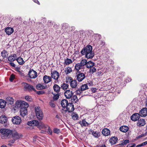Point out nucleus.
<instances>
[{
	"label": "nucleus",
	"mask_w": 147,
	"mask_h": 147,
	"mask_svg": "<svg viewBox=\"0 0 147 147\" xmlns=\"http://www.w3.org/2000/svg\"><path fill=\"white\" fill-rule=\"evenodd\" d=\"M0 132L1 133V138L3 139L9 138L11 137L15 139H18L20 138L18 133L15 130L3 128L0 130Z\"/></svg>",
	"instance_id": "obj_1"
},
{
	"label": "nucleus",
	"mask_w": 147,
	"mask_h": 147,
	"mask_svg": "<svg viewBox=\"0 0 147 147\" xmlns=\"http://www.w3.org/2000/svg\"><path fill=\"white\" fill-rule=\"evenodd\" d=\"M92 47L88 45L84 47L81 53L82 55H85V56L87 58H92L94 56V53L92 52Z\"/></svg>",
	"instance_id": "obj_2"
},
{
	"label": "nucleus",
	"mask_w": 147,
	"mask_h": 147,
	"mask_svg": "<svg viewBox=\"0 0 147 147\" xmlns=\"http://www.w3.org/2000/svg\"><path fill=\"white\" fill-rule=\"evenodd\" d=\"M35 111L37 118L39 120H42L43 117V114L40 108L38 107L35 108Z\"/></svg>",
	"instance_id": "obj_3"
},
{
	"label": "nucleus",
	"mask_w": 147,
	"mask_h": 147,
	"mask_svg": "<svg viewBox=\"0 0 147 147\" xmlns=\"http://www.w3.org/2000/svg\"><path fill=\"white\" fill-rule=\"evenodd\" d=\"M29 106V105L27 103L22 100L17 101L15 104V107L16 108H20V109L24 107H28Z\"/></svg>",
	"instance_id": "obj_4"
},
{
	"label": "nucleus",
	"mask_w": 147,
	"mask_h": 147,
	"mask_svg": "<svg viewBox=\"0 0 147 147\" xmlns=\"http://www.w3.org/2000/svg\"><path fill=\"white\" fill-rule=\"evenodd\" d=\"M22 85L24 86V89L25 90H28V91H36V90L34 88L33 86L30 85V84L26 83L23 82L22 83Z\"/></svg>",
	"instance_id": "obj_5"
},
{
	"label": "nucleus",
	"mask_w": 147,
	"mask_h": 147,
	"mask_svg": "<svg viewBox=\"0 0 147 147\" xmlns=\"http://www.w3.org/2000/svg\"><path fill=\"white\" fill-rule=\"evenodd\" d=\"M21 121V119L19 116H14L12 119V121L13 123L16 125L20 124Z\"/></svg>",
	"instance_id": "obj_6"
},
{
	"label": "nucleus",
	"mask_w": 147,
	"mask_h": 147,
	"mask_svg": "<svg viewBox=\"0 0 147 147\" xmlns=\"http://www.w3.org/2000/svg\"><path fill=\"white\" fill-rule=\"evenodd\" d=\"M74 105L71 103H69L66 107L64 109L65 111H67L69 112H71L74 111Z\"/></svg>",
	"instance_id": "obj_7"
},
{
	"label": "nucleus",
	"mask_w": 147,
	"mask_h": 147,
	"mask_svg": "<svg viewBox=\"0 0 147 147\" xmlns=\"http://www.w3.org/2000/svg\"><path fill=\"white\" fill-rule=\"evenodd\" d=\"M72 91L70 90H66L64 93L65 96L66 98L69 99L71 98L73 95Z\"/></svg>",
	"instance_id": "obj_8"
},
{
	"label": "nucleus",
	"mask_w": 147,
	"mask_h": 147,
	"mask_svg": "<svg viewBox=\"0 0 147 147\" xmlns=\"http://www.w3.org/2000/svg\"><path fill=\"white\" fill-rule=\"evenodd\" d=\"M28 107H24L20 109V115L22 117H24L27 115L28 112L27 108Z\"/></svg>",
	"instance_id": "obj_9"
},
{
	"label": "nucleus",
	"mask_w": 147,
	"mask_h": 147,
	"mask_svg": "<svg viewBox=\"0 0 147 147\" xmlns=\"http://www.w3.org/2000/svg\"><path fill=\"white\" fill-rule=\"evenodd\" d=\"M77 79L79 82L82 81L85 78V74L82 73H80L76 75Z\"/></svg>",
	"instance_id": "obj_10"
},
{
	"label": "nucleus",
	"mask_w": 147,
	"mask_h": 147,
	"mask_svg": "<svg viewBox=\"0 0 147 147\" xmlns=\"http://www.w3.org/2000/svg\"><path fill=\"white\" fill-rule=\"evenodd\" d=\"M29 77L31 78H34L37 76V73L33 70H30L28 73Z\"/></svg>",
	"instance_id": "obj_11"
},
{
	"label": "nucleus",
	"mask_w": 147,
	"mask_h": 147,
	"mask_svg": "<svg viewBox=\"0 0 147 147\" xmlns=\"http://www.w3.org/2000/svg\"><path fill=\"white\" fill-rule=\"evenodd\" d=\"M140 115L142 117H145L147 115V108H142L139 112Z\"/></svg>",
	"instance_id": "obj_12"
},
{
	"label": "nucleus",
	"mask_w": 147,
	"mask_h": 147,
	"mask_svg": "<svg viewBox=\"0 0 147 147\" xmlns=\"http://www.w3.org/2000/svg\"><path fill=\"white\" fill-rule=\"evenodd\" d=\"M52 78L55 80H57L59 76V73L56 71H55L51 73Z\"/></svg>",
	"instance_id": "obj_13"
},
{
	"label": "nucleus",
	"mask_w": 147,
	"mask_h": 147,
	"mask_svg": "<svg viewBox=\"0 0 147 147\" xmlns=\"http://www.w3.org/2000/svg\"><path fill=\"white\" fill-rule=\"evenodd\" d=\"M140 116L138 113H136L133 114L131 117V118L132 120L135 121L139 119Z\"/></svg>",
	"instance_id": "obj_14"
},
{
	"label": "nucleus",
	"mask_w": 147,
	"mask_h": 147,
	"mask_svg": "<svg viewBox=\"0 0 147 147\" xmlns=\"http://www.w3.org/2000/svg\"><path fill=\"white\" fill-rule=\"evenodd\" d=\"M27 124L30 126H38L39 125V122L37 120H33L28 122Z\"/></svg>",
	"instance_id": "obj_15"
},
{
	"label": "nucleus",
	"mask_w": 147,
	"mask_h": 147,
	"mask_svg": "<svg viewBox=\"0 0 147 147\" xmlns=\"http://www.w3.org/2000/svg\"><path fill=\"white\" fill-rule=\"evenodd\" d=\"M79 123L80 124L81 126L83 127L88 126L91 123H88L86 121L85 119H84L82 121H80L79 122Z\"/></svg>",
	"instance_id": "obj_16"
},
{
	"label": "nucleus",
	"mask_w": 147,
	"mask_h": 147,
	"mask_svg": "<svg viewBox=\"0 0 147 147\" xmlns=\"http://www.w3.org/2000/svg\"><path fill=\"white\" fill-rule=\"evenodd\" d=\"M146 124L145 120L144 119H141L139 120L137 123V125L140 127Z\"/></svg>",
	"instance_id": "obj_17"
},
{
	"label": "nucleus",
	"mask_w": 147,
	"mask_h": 147,
	"mask_svg": "<svg viewBox=\"0 0 147 147\" xmlns=\"http://www.w3.org/2000/svg\"><path fill=\"white\" fill-rule=\"evenodd\" d=\"M17 59V55L16 54H13L8 57V60L10 61H13Z\"/></svg>",
	"instance_id": "obj_18"
},
{
	"label": "nucleus",
	"mask_w": 147,
	"mask_h": 147,
	"mask_svg": "<svg viewBox=\"0 0 147 147\" xmlns=\"http://www.w3.org/2000/svg\"><path fill=\"white\" fill-rule=\"evenodd\" d=\"M61 105L63 108V109H65L67 105H68L69 103H68V101L66 99H63L62 100L61 102Z\"/></svg>",
	"instance_id": "obj_19"
},
{
	"label": "nucleus",
	"mask_w": 147,
	"mask_h": 147,
	"mask_svg": "<svg viewBox=\"0 0 147 147\" xmlns=\"http://www.w3.org/2000/svg\"><path fill=\"white\" fill-rule=\"evenodd\" d=\"M102 133L103 135L106 136L110 134V131L109 129L105 128L102 130Z\"/></svg>",
	"instance_id": "obj_20"
},
{
	"label": "nucleus",
	"mask_w": 147,
	"mask_h": 147,
	"mask_svg": "<svg viewBox=\"0 0 147 147\" xmlns=\"http://www.w3.org/2000/svg\"><path fill=\"white\" fill-rule=\"evenodd\" d=\"M78 85V83L76 80H74L70 83L71 87L72 88H76Z\"/></svg>",
	"instance_id": "obj_21"
},
{
	"label": "nucleus",
	"mask_w": 147,
	"mask_h": 147,
	"mask_svg": "<svg viewBox=\"0 0 147 147\" xmlns=\"http://www.w3.org/2000/svg\"><path fill=\"white\" fill-rule=\"evenodd\" d=\"M5 32L7 34L9 35L13 32V29L12 28L8 27L5 29Z\"/></svg>",
	"instance_id": "obj_22"
},
{
	"label": "nucleus",
	"mask_w": 147,
	"mask_h": 147,
	"mask_svg": "<svg viewBox=\"0 0 147 147\" xmlns=\"http://www.w3.org/2000/svg\"><path fill=\"white\" fill-rule=\"evenodd\" d=\"M94 65H86V67L87 68H90V72L92 74L95 72L96 71V69L94 67H93Z\"/></svg>",
	"instance_id": "obj_23"
},
{
	"label": "nucleus",
	"mask_w": 147,
	"mask_h": 147,
	"mask_svg": "<svg viewBox=\"0 0 147 147\" xmlns=\"http://www.w3.org/2000/svg\"><path fill=\"white\" fill-rule=\"evenodd\" d=\"M43 80L45 83H48L51 81V78L50 76L45 75L44 77Z\"/></svg>",
	"instance_id": "obj_24"
},
{
	"label": "nucleus",
	"mask_w": 147,
	"mask_h": 147,
	"mask_svg": "<svg viewBox=\"0 0 147 147\" xmlns=\"http://www.w3.org/2000/svg\"><path fill=\"white\" fill-rule=\"evenodd\" d=\"M117 138L116 137L114 136L110 139V143L112 144H114L117 142Z\"/></svg>",
	"instance_id": "obj_25"
},
{
	"label": "nucleus",
	"mask_w": 147,
	"mask_h": 147,
	"mask_svg": "<svg viewBox=\"0 0 147 147\" xmlns=\"http://www.w3.org/2000/svg\"><path fill=\"white\" fill-rule=\"evenodd\" d=\"M94 64L93 63L92 61H90L87 62V61L86 59H82L79 64Z\"/></svg>",
	"instance_id": "obj_26"
},
{
	"label": "nucleus",
	"mask_w": 147,
	"mask_h": 147,
	"mask_svg": "<svg viewBox=\"0 0 147 147\" xmlns=\"http://www.w3.org/2000/svg\"><path fill=\"white\" fill-rule=\"evenodd\" d=\"M92 135L95 138H98L100 135L99 132L97 131H94L93 130L91 131Z\"/></svg>",
	"instance_id": "obj_27"
},
{
	"label": "nucleus",
	"mask_w": 147,
	"mask_h": 147,
	"mask_svg": "<svg viewBox=\"0 0 147 147\" xmlns=\"http://www.w3.org/2000/svg\"><path fill=\"white\" fill-rule=\"evenodd\" d=\"M128 127L126 126H122L120 128V130L123 132H126L128 131Z\"/></svg>",
	"instance_id": "obj_28"
},
{
	"label": "nucleus",
	"mask_w": 147,
	"mask_h": 147,
	"mask_svg": "<svg viewBox=\"0 0 147 147\" xmlns=\"http://www.w3.org/2000/svg\"><path fill=\"white\" fill-rule=\"evenodd\" d=\"M7 121V118L4 115L0 117V122L2 123H5Z\"/></svg>",
	"instance_id": "obj_29"
},
{
	"label": "nucleus",
	"mask_w": 147,
	"mask_h": 147,
	"mask_svg": "<svg viewBox=\"0 0 147 147\" xmlns=\"http://www.w3.org/2000/svg\"><path fill=\"white\" fill-rule=\"evenodd\" d=\"M16 61L19 64H23L25 63V61L23 59L20 57L17 58Z\"/></svg>",
	"instance_id": "obj_30"
},
{
	"label": "nucleus",
	"mask_w": 147,
	"mask_h": 147,
	"mask_svg": "<svg viewBox=\"0 0 147 147\" xmlns=\"http://www.w3.org/2000/svg\"><path fill=\"white\" fill-rule=\"evenodd\" d=\"M6 104V102L3 99H0V108H4Z\"/></svg>",
	"instance_id": "obj_31"
},
{
	"label": "nucleus",
	"mask_w": 147,
	"mask_h": 147,
	"mask_svg": "<svg viewBox=\"0 0 147 147\" xmlns=\"http://www.w3.org/2000/svg\"><path fill=\"white\" fill-rule=\"evenodd\" d=\"M38 126V127L41 128H47L48 125H45L44 123L42 122H40L39 123V125Z\"/></svg>",
	"instance_id": "obj_32"
},
{
	"label": "nucleus",
	"mask_w": 147,
	"mask_h": 147,
	"mask_svg": "<svg viewBox=\"0 0 147 147\" xmlns=\"http://www.w3.org/2000/svg\"><path fill=\"white\" fill-rule=\"evenodd\" d=\"M7 102L11 105L13 103L14 100L12 97H9L6 98Z\"/></svg>",
	"instance_id": "obj_33"
},
{
	"label": "nucleus",
	"mask_w": 147,
	"mask_h": 147,
	"mask_svg": "<svg viewBox=\"0 0 147 147\" xmlns=\"http://www.w3.org/2000/svg\"><path fill=\"white\" fill-rule=\"evenodd\" d=\"M53 89L55 92H59L60 89V87L57 85L55 84L53 86Z\"/></svg>",
	"instance_id": "obj_34"
},
{
	"label": "nucleus",
	"mask_w": 147,
	"mask_h": 147,
	"mask_svg": "<svg viewBox=\"0 0 147 147\" xmlns=\"http://www.w3.org/2000/svg\"><path fill=\"white\" fill-rule=\"evenodd\" d=\"M72 119L74 120H77L78 119V114L75 112H73L71 115Z\"/></svg>",
	"instance_id": "obj_35"
},
{
	"label": "nucleus",
	"mask_w": 147,
	"mask_h": 147,
	"mask_svg": "<svg viewBox=\"0 0 147 147\" xmlns=\"http://www.w3.org/2000/svg\"><path fill=\"white\" fill-rule=\"evenodd\" d=\"M69 87V85L67 83H64L61 85V87L62 89L65 90L68 88Z\"/></svg>",
	"instance_id": "obj_36"
},
{
	"label": "nucleus",
	"mask_w": 147,
	"mask_h": 147,
	"mask_svg": "<svg viewBox=\"0 0 147 147\" xmlns=\"http://www.w3.org/2000/svg\"><path fill=\"white\" fill-rule=\"evenodd\" d=\"M36 88L38 90L44 89L45 87L43 84H39L36 86Z\"/></svg>",
	"instance_id": "obj_37"
},
{
	"label": "nucleus",
	"mask_w": 147,
	"mask_h": 147,
	"mask_svg": "<svg viewBox=\"0 0 147 147\" xmlns=\"http://www.w3.org/2000/svg\"><path fill=\"white\" fill-rule=\"evenodd\" d=\"M12 68L14 69L16 71L19 72H20V69L18 66H17L16 65H11Z\"/></svg>",
	"instance_id": "obj_38"
},
{
	"label": "nucleus",
	"mask_w": 147,
	"mask_h": 147,
	"mask_svg": "<svg viewBox=\"0 0 147 147\" xmlns=\"http://www.w3.org/2000/svg\"><path fill=\"white\" fill-rule=\"evenodd\" d=\"M72 78L69 76H67L66 78V82L67 83H70L72 81Z\"/></svg>",
	"instance_id": "obj_39"
},
{
	"label": "nucleus",
	"mask_w": 147,
	"mask_h": 147,
	"mask_svg": "<svg viewBox=\"0 0 147 147\" xmlns=\"http://www.w3.org/2000/svg\"><path fill=\"white\" fill-rule=\"evenodd\" d=\"M80 89L82 91L87 89H88L87 84H86L83 85L81 86Z\"/></svg>",
	"instance_id": "obj_40"
},
{
	"label": "nucleus",
	"mask_w": 147,
	"mask_h": 147,
	"mask_svg": "<svg viewBox=\"0 0 147 147\" xmlns=\"http://www.w3.org/2000/svg\"><path fill=\"white\" fill-rule=\"evenodd\" d=\"M129 142V141L128 140H123L122 142L120 144L121 146H123L126 145Z\"/></svg>",
	"instance_id": "obj_41"
},
{
	"label": "nucleus",
	"mask_w": 147,
	"mask_h": 147,
	"mask_svg": "<svg viewBox=\"0 0 147 147\" xmlns=\"http://www.w3.org/2000/svg\"><path fill=\"white\" fill-rule=\"evenodd\" d=\"M84 65H76L75 69L76 70L78 71L82 68Z\"/></svg>",
	"instance_id": "obj_42"
},
{
	"label": "nucleus",
	"mask_w": 147,
	"mask_h": 147,
	"mask_svg": "<svg viewBox=\"0 0 147 147\" xmlns=\"http://www.w3.org/2000/svg\"><path fill=\"white\" fill-rule=\"evenodd\" d=\"M7 55V53L5 50L1 52V55L3 58H5Z\"/></svg>",
	"instance_id": "obj_43"
},
{
	"label": "nucleus",
	"mask_w": 147,
	"mask_h": 147,
	"mask_svg": "<svg viewBox=\"0 0 147 147\" xmlns=\"http://www.w3.org/2000/svg\"><path fill=\"white\" fill-rule=\"evenodd\" d=\"M72 62V61L70 59L67 58L65 60V63L66 64H69L71 63Z\"/></svg>",
	"instance_id": "obj_44"
},
{
	"label": "nucleus",
	"mask_w": 147,
	"mask_h": 147,
	"mask_svg": "<svg viewBox=\"0 0 147 147\" xmlns=\"http://www.w3.org/2000/svg\"><path fill=\"white\" fill-rule=\"evenodd\" d=\"M65 72L67 74L70 73L72 71V69L71 68L68 67L65 69Z\"/></svg>",
	"instance_id": "obj_45"
},
{
	"label": "nucleus",
	"mask_w": 147,
	"mask_h": 147,
	"mask_svg": "<svg viewBox=\"0 0 147 147\" xmlns=\"http://www.w3.org/2000/svg\"><path fill=\"white\" fill-rule=\"evenodd\" d=\"M53 131L57 134H59L61 132L60 130L57 128H54L53 129Z\"/></svg>",
	"instance_id": "obj_46"
},
{
	"label": "nucleus",
	"mask_w": 147,
	"mask_h": 147,
	"mask_svg": "<svg viewBox=\"0 0 147 147\" xmlns=\"http://www.w3.org/2000/svg\"><path fill=\"white\" fill-rule=\"evenodd\" d=\"M72 100H73V101L75 102H77L78 100L77 96L76 95H74L73 96L72 99Z\"/></svg>",
	"instance_id": "obj_47"
},
{
	"label": "nucleus",
	"mask_w": 147,
	"mask_h": 147,
	"mask_svg": "<svg viewBox=\"0 0 147 147\" xmlns=\"http://www.w3.org/2000/svg\"><path fill=\"white\" fill-rule=\"evenodd\" d=\"M59 94L58 93H57L56 95H54L53 97V99L55 100H57L59 98Z\"/></svg>",
	"instance_id": "obj_48"
},
{
	"label": "nucleus",
	"mask_w": 147,
	"mask_h": 147,
	"mask_svg": "<svg viewBox=\"0 0 147 147\" xmlns=\"http://www.w3.org/2000/svg\"><path fill=\"white\" fill-rule=\"evenodd\" d=\"M82 91L81 90V89H78L76 91V94L78 95H80L82 93Z\"/></svg>",
	"instance_id": "obj_49"
},
{
	"label": "nucleus",
	"mask_w": 147,
	"mask_h": 147,
	"mask_svg": "<svg viewBox=\"0 0 147 147\" xmlns=\"http://www.w3.org/2000/svg\"><path fill=\"white\" fill-rule=\"evenodd\" d=\"M25 99L27 101H31L32 100V99L30 97L27 96L25 97Z\"/></svg>",
	"instance_id": "obj_50"
},
{
	"label": "nucleus",
	"mask_w": 147,
	"mask_h": 147,
	"mask_svg": "<svg viewBox=\"0 0 147 147\" xmlns=\"http://www.w3.org/2000/svg\"><path fill=\"white\" fill-rule=\"evenodd\" d=\"M15 78V76L14 75L12 74L11 75L9 80L10 81L12 82L13 79Z\"/></svg>",
	"instance_id": "obj_51"
},
{
	"label": "nucleus",
	"mask_w": 147,
	"mask_h": 147,
	"mask_svg": "<svg viewBox=\"0 0 147 147\" xmlns=\"http://www.w3.org/2000/svg\"><path fill=\"white\" fill-rule=\"evenodd\" d=\"M48 133L50 134L51 135L52 133V131L51 129H50V127L48 126Z\"/></svg>",
	"instance_id": "obj_52"
},
{
	"label": "nucleus",
	"mask_w": 147,
	"mask_h": 147,
	"mask_svg": "<svg viewBox=\"0 0 147 147\" xmlns=\"http://www.w3.org/2000/svg\"><path fill=\"white\" fill-rule=\"evenodd\" d=\"M50 105L52 107H55V104L52 101H51L50 103Z\"/></svg>",
	"instance_id": "obj_53"
},
{
	"label": "nucleus",
	"mask_w": 147,
	"mask_h": 147,
	"mask_svg": "<svg viewBox=\"0 0 147 147\" xmlns=\"http://www.w3.org/2000/svg\"><path fill=\"white\" fill-rule=\"evenodd\" d=\"M135 144H129L127 145V147H134L135 146Z\"/></svg>",
	"instance_id": "obj_54"
},
{
	"label": "nucleus",
	"mask_w": 147,
	"mask_h": 147,
	"mask_svg": "<svg viewBox=\"0 0 147 147\" xmlns=\"http://www.w3.org/2000/svg\"><path fill=\"white\" fill-rule=\"evenodd\" d=\"M87 84H88L89 86H92L93 85V82L91 81H89L88 82V83Z\"/></svg>",
	"instance_id": "obj_55"
},
{
	"label": "nucleus",
	"mask_w": 147,
	"mask_h": 147,
	"mask_svg": "<svg viewBox=\"0 0 147 147\" xmlns=\"http://www.w3.org/2000/svg\"><path fill=\"white\" fill-rule=\"evenodd\" d=\"M92 91L93 92H96L97 89L96 88H92Z\"/></svg>",
	"instance_id": "obj_56"
},
{
	"label": "nucleus",
	"mask_w": 147,
	"mask_h": 147,
	"mask_svg": "<svg viewBox=\"0 0 147 147\" xmlns=\"http://www.w3.org/2000/svg\"><path fill=\"white\" fill-rule=\"evenodd\" d=\"M101 74V72H98L96 73V74L98 76H100Z\"/></svg>",
	"instance_id": "obj_57"
},
{
	"label": "nucleus",
	"mask_w": 147,
	"mask_h": 147,
	"mask_svg": "<svg viewBox=\"0 0 147 147\" xmlns=\"http://www.w3.org/2000/svg\"><path fill=\"white\" fill-rule=\"evenodd\" d=\"M34 2L39 5L40 3L38 0H33Z\"/></svg>",
	"instance_id": "obj_58"
},
{
	"label": "nucleus",
	"mask_w": 147,
	"mask_h": 147,
	"mask_svg": "<svg viewBox=\"0 0 147 147\" xmlns=\"http://www.w3.org/2000/svg\"><path fill=\"white\" fill-rule=\"evenodd\" d=\"M142 146L145 145H146V144H147V141H146V142L142 143Z\"/></svg>",
	"instance_id": "obj_59"
},
{
	"label": "nucleus",
	"mask_w": 147,
	"mask_h": 147,
	"mask_svg": "<svg viewBox=\"0 0 147 147\" xmlns=\"http://www.w3.org/2000/svg\"><path fill=\"white\" fill-rule=\"evenodd\" d=\"M13 138L14 139V140H11V141H10V142H11V143H14V142L15 140H16L17 139H15V138Z\"/></svg>",
	"instance_id": "obj_60"
},
{
	"label": "nucleus",
	"mask_w": 147,
	"mask_h": 147,
	"mask_svg": "<svg viewBox=\"0 0 147 147\" xmlns=\"http://www.w3.org/2000/svg\"><path fill=\"white\" fill-rule=\"evenodd\" d=\"M54 27L56 28V29H57V28H58V26L57 25H54Z\"/></svg>",
	"instance_id": "obj_61"
},
{
	"label": "nucleus",
	"mask_w": 147,
	"mask_h": 147,
	"mask_svg": "<svg viewBox=\"0 0 147 147\" xmlns=\"http://www.w3.org/2000/svg\"><path fill=\"white\" fill-rule=\"evenodd\" d=\"M131 79H130L129 78H128L127 79V80L128 81V82H131Z\"/></svg>",
	"instance_id": "obj_62"
},
{
	"label": "nucleus",
	"mask_w": 147,
	"mask_h": 147,
	"mask_svg": "<svg viewBox=\"0 0 147 147\" xmlns=\"http://www.w3.org/2000/svg\"><path fill=\"white\" fill-rule=\"evenodd\" d=\"M143 146L142 145V144H141L138 145H137V146H136V147H141V146Z\"/></svg>",
	"instance_id": "obj_63"
},
{
	"label": "nucleus",
	"mask_w": 147,
	"mask_h": 147,
	"mask_svg": "<svg viewBox=\"0 0 147 147\" xmlns=\"http://www.w3.org/2000/svg\"><path fill=\"white\" fill-rule=\"evenodd\" d=\"M144 136H145L144 134H143V135H140L139 136V138H141L142 137Z\"/></svg>",
	"instance_id": "obj_64"
}]
</instances>
